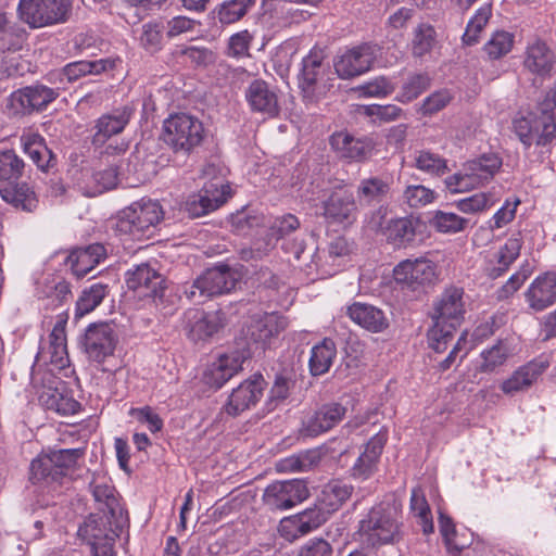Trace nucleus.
Here are the masks:
<instances>
[{"label": "nucleus", "mask_w": 556, "mask_h": 556, "mask_svg": "<svg viewBox=\"0 0 556 556\" xmlns=\"http://www.w3.org/2000/svg\"><path fill=\"white\" fill-rule=\"evenodd\" d=\"M464 291L460 288L445 289L433 302L432 327L428 330V345L437 353L444 352L454 338L465 315Z\"/></svg>", "instance_id": "1"}, {"label": "nucleus", "mask_w": 556, "mask_h": 556, "mask_svg": "<svg viewBox=\"0 0 556 556\" xmlns=\"http://www.w3.org/2000/svg\"><path fill=\"white\" fill-rule=\"evenodd\" d=\"M25 163L12 149L0 151V195L9 204L24 211H33L37 205L35 192L20 179Z\"/></svg>", "instance_id": "2"}, {"label": "nucleus", "mask_w": 556, "mask_h": 556, "mask_svg": "<svg viewBox=\"0 0 556 556\" xmlns=\"http://www.w3.org/2000/svg\"><path fill=\"white\" fill-rule=\"evenodd\" d=\"M514 127L527 148L532 143L541 147L552 144L556 139V89L546 93L533 118L517 119Z\"/></svg>", "instance_id": "3"}, {"label": "nucleus", "mask_w": 556, "mask_h": 556, "mask_svg": "<svg viewBox=\"0 0 556 556\" xmlns=\"http://www.w3.org/2000/svg\"><path fill=\"white\" fill-rule=\"evenodd\" d=\"M402 522L394 507L380 504L370 509L359 523V536L368 546L393 544L402 538Z\"/></svg>", "instance_id": "4"}, {"label": "nucleus", "mask_w": 556, "mask_h": 556, "mask_svg": "<svg viewBox=\"0 0 556 556\" xmlns=\"http://www.w3.org/2000/svg\"><path fill=\"white\" fill-rule=\"evenodd\" d=\"M203 138V125L192 115L174 114L163 123V140L176 153H191L201 144Z\"/></svg>", "instance_id": "5"}, {"label": "nucleus", "mask_w": 556, "mask_h": 556, "mask_svg": "<svg viewBox=\"0 0 556 556\" xmlns=\"http://www.w3.org/2000/svg\"><path fill=\"white\" fill-rule=\"evenodd\" d=\"M125 527H116L110 515L90 514L78 528V535L90 547L92 556H114V543Z\"/></svg>", "instance_id": "6"}, {"label": "nucleus", "mask_w": 556, "mask_h": 556, "mask_svg": "<svg viewBox=\"0 0 556 556\" xmlns=\"http://www.w3.org/2000/svg\"><path fill=\"white\" fill-rule=\"evenodd\" d=\"M83 455L84 451L80 448L59 450L41 455L30 464V480L34 483H60Z\"/></svg>", "instance_id": "7"}, {"label": "nucleus", "mask_w": 556, "mask_h": 556, "mask_svg": "<svg viewBox=\"0 0 556 556\" xmlns=\"http://www.w3.org/2000/svg\"><path fill=\"white\" fill-rule=\"evenodd\" d=\"M239 282V274L227 265L208 268L185 290L186 296L195 303L230 292Z\"/></svg>", "instance_id": "8"}, {"label": "nucleus", "mask_w": 556, "mask_h": 556, "mask_svg": "<svg viewBox=\"0 0 556 556\" xmlns=\"http://www.w3.org/2000/svg\"><path fill=\"white\" fill-rule=\"evenodd\" d=\"M72 11L70 0H21L18 14L33 28L65 23Z\"/></svg>", "instance_id": "9"}, {"label": "nucleus", "mask_w": 556, "mask_h": 556, "mask_svg": "<svg viewBox=\"0 0 556 556\" xmlns=\"http://www.w3.org/2000/svg\"><path fill=\"white\" fill-rule=\"evenodd\" d=\"M162 218V206L156 201L142 199L122 212L116 226L118 230L136 236L155 226Z\"/></svg>", "instance_id": "10"}, {"label": "nucleus", "mask_w": 556, "mask_h": 556, "mask_svg": "<svg viewBox=\"0 0 556 556\" xmlns=\"http://www.w3.org/2000/svg\"><path fill=\"white\" fill-rule=\"evenodd\" d=\"M117 342L118 337L112 324L94 323L85 330L81 344L90 361L103 363L113 356Z\"/></svg>", "instance_id": "11"}, {"label": "nucleus", "mask_w": 556, "mask_h": 556, "mask_svg": "<svg viewBox=\"0 0 556 556\" xmlns=\"http://www.w3.org/2000/svg\"><path fill=\"white\" fill-rule=\"evenodd\" d=\"M308 495L309 490L303 480L276 481L265 489L263 502L270 510H282L301 503Z\"/></svg>", "instance_id": "12"}, {"label": "nucleus", "mask_w": 556, "mask_h": 556, "mask_svg": "<svg viewBox=\"0 0 556 556\" xmlns=\"http://www.w3.org/2000/svg\"><path fill=\"white\" fill-rule=\"evenodd\" d=\"M377 46L362 43L339 54L334 60V70L342 79H350L368 72L376 59Z\"/></svg>", "instance_id": "13"}, {"label": "nucleus", "mask_w": 556, "mask_h": 556, "mask_svg": "<svg viewBox=\"0 0 556 556\" xmlns=\"http://www.w3.org/2000/svg\"><path fill=\"white\" fill-rule=\"evenodd\" d=\"M126 285L140 298L161 299L165 279L151 263H141L126 273Z\"/></svg>", "instance_id": "14"}, {"label": "nucleus", "mask_w": 556, "mask_h": 556, "mask_svg": "<svg viewBox=\"0 0 556 556\" xmlns=\"http://www.w3.org/2000/svg\"><path fill=\"white\" fill-rule=\"evenodd\" d=\"M394 280L413 290L431 283L435 278V264L427 258L404 260L393 268Z\"/></svg>", "instance_id": "15"}, {"label": "nucleus", "mask_w": 556, "mask_h": 556, "mask_svg": "<svg viewBox=\"0 0 556 556\" xmlns=\"http://www.w3.org/2000/svg\"><path fill=\"white\" fill-rule=\"evenodd\" d=\"M59 96L58 90L45 85H34L14 91L10 97L11 108L18 114L43 110Z\"/></svg>", "instance_id": "16"}, {"label": "nucleus", "mask_w": 556, "mask_h": 556, "mask_svg": "<svg viewBox=\"0 0 556 556\" xmlns=\"http://www.w3.org/2000/svg\"><path fill=\"white\" fill-rule=\"evenodd\" d=\"M264 384L265 381L262 375H253L243 381L229 395L228 402L225 405L226 413L236 417L251 406H254L262 396Z\"/></svg>", "instance_id": "17"}, {"label": "nucleus", "mask_w": 556, "mask_h": 556, "mask_svg": "<svg viewBox=\"0 0 556 556\" xmlns=\"http://www.w3.org/2000/svg\"><path fill=\"white\" fill-rule=\"evenodd\" d=\"M115 59L83 60L66 64L62 70L51 72L48 79L52 83H74L86 75H99L115 67Z\"/></svg>", "instance_id": "18"}, {"label": "nucleus", "mask_w": 556, "mask_h": 556, "mask_svg": "<svg viewBox=\"0 0 556 556\" xmlns=\"http://www.w3.org/2000/svg\"><path fill=\"white\" fill-rule=\"evenodd\" d=\"M556 63V55L551 47L540 38L528 41L523 56V67L533 75L545 78Z\"/></svg>", "instance_id": "19"}, {"label": "nucleus", "mask_w": 556, "mask_h": 556, "mask_svg": "<svg viewBox=\"0 0 556 556\" xmlns=\"http://www.w3.org/2000/svg\"><path fill=\"white\" fill-rule=\"evenodd\" d=\"M132 110L128 106L116 108L109 113L102 114L94 122L92 144L103 146L110 138L121 134L128 125Z\"/></svg>", "instance_id": "20"}, {"label": "nucleus", "mask_w": 556, "mask_h": 556, "mask_svg": "<svg viewBox=\"0 0 556 556\" xmlns=\"http://www.w3.org/2000/svg\"><path fill=\"white\" fill-rule=\"evenodd\" d=\"M91 493L98 504L100 514L110 515L115 520L116 527H128V514L121 505L115 488L108 483H90Z\"/></svg>", "instance_id": "21"}, {"label": "nucleus", "mask_w": 556, "mask_h": 556, "mask_svg": "<svg viewBox=\"0 0 556 556\" xmlns=\"http://www.w3.org/2000/svg\"><path fill=\"white\" fill-rule=\"evenodd\" d=\"M526 302L534 312H542L556 303V271L538 276L525 293Z\"/></svg>", "instance_id": "22"}, {"label": "nucleus", "mask_w": 556, "mask_h": 556, "mask_svg": "<svg viewBox=\"0 0 556 556\" xmlns=\"http://www.w3.org/2000/svg\"><path fill=\"white\" fill-rule=\"evenodd\" d=\"M223 189L224 185L212 182L199 193L189 195L185 202V211L189 217H201L223 205L226 201Z\"/></svg>", "instance_id": "23"}, {"label": "nucleus", "mask_w": 556, "mask_h": 556, "mask_svg": "<svg viewBox=\"0 0 556 556\" xmlns=\"http://www.w3.org/2000/svg\"><path fill=\"white\" fill-rule=\"evenodd\" d=\"M325 217L339 224H352L357 211L356 200L352 192L337 188L325 202Z\"/></svg>", "instance_id": "24"}, {"label": "nucleus", "mask_w": 556, "mask_h": 556, "mask_svg": "<svg viewBox=\"0 0 556 556\" xmlns=\"http://www.w3.org/2000/svg\"><path fill=\"white\" fill-rule=\"evenodd\" d=\"M351 489L340 480H332L325 484L317 495L315 504V528L325 521L327 516L337 510L341 504L350 496Z\"/></svg>", "instance_id": "25"}, {"label": "nucleus", "mask_w": 556, "mask_h": 556, "mask_svg": "<svg viewBox=\"0 0 556 556\" xmlns=\"http://www.w3.org/2000/svg\"><path fill=\"white\" fill-rule=\"evenodd\" d=\"M245 99L254 112L266 114L269 117L279 113L278 97L263 79H255L249 85Z\"/></svg>", "instance_id": "26"}, {"label": "nucleus", "mask_w": 556, "mask_h": 556, "mask_svg": "<svg viewBox=\"0 0 556 556\" xmlns=\"http://www.w3.org/2000/svg\"><path fill=\"white\" fill-rule=\"evenodd\" d=\"M287 327L288 320L286 317L270 313L254 318L248 328V334L254 343L265 346L273 338L285 331Z\"/></svg>", "instance_id": "27"}, {"label": "nucleus", "mask_w": 556, "mask_h": 556, "mask_svg": "<svg viewBox=\"0 0 556 556\" xmlns=\"http://www.w3.org/2000/svg\"><path fill=\"white\" fill-rule=\"evenodd\" d=\"M393 179L389 175L369 176L359 180L356 198L362 206L382 202L391 191Z\"/></svg>", "instance_id": "28"}, {"label": "nucleus", "mask_w": 556, "mask_h": 556, "mask_svg": "<svg viewBox=\"0 0 556 556\" xmlns=\"http://www.w3.org/2000/svg\"><path fill=\"white\" fill-rule=\"evenodd\" d=\"M106 256V250L101 243L78 248L71 252L66 263L77 278L88 275Z\"/></svg>", "instance_id": "29"}, {"label": "nucleus", "mask_w": 556, "mask_h": 556, "mask_svg": "<svg viewBox=\"0 0 556 556\" xmlns=\"http://www.w3.org/2000/svg\"><path fill=\"white\" fill-rule=\"evenodd\" d=\"M331 147L342 157L363 161L371 155L374 143L368 138H355L346 132H337L330 138Z\"/></svg>", "instance_id": "30"}, {"label": "nucleus", "mask_w": 556, "mask_h": 556, "mask_svg": "<svg viewBox=\"0 0 556 556\" xmlns=\"http://www.w3.org/2000/svg\"><path fill=\"white\" fill-rule=\"evenodd\" d=\"M387 442L386 433H377L367 442L364 452L358 456L352 467L355 478L368 479L377 469V464Z\"/></svg>", "instance_id": "31"}, {"label": "nucleus", "mask_w": 556, "mask_h": 556, "mask_svg": "<svg viewBox=\"0 0 556 556\" xmlns=\"http://www.w3.org/2000/svg\"><path fill=\"white\" fill-rule=\"evenodd\" d=\"M31 384L38 395V401L49 410H54L58 406L59 395H61L65 383L50 371L33 372Z\"/></svg>", "instance_id": "32"}, {"label": "nucleus", "mask_w": 556, "mask_h": 556, "mask_svg": "<svg viewBox=\"0 0 556 556\" xmlns=\"http://www.w3.org/2000/svg\"><path fill=\"white\" fill-rule=\"evenodd\" d=\"M185 328L192 340H202L216 333L220 327L217 314H208L199 308L185 314Z\"/></svg>", "instance_id": "33"}, {"label": "nucleus", "mask_w": 556, "mask_h": 556, "mask_svg": "<svg viewBox=\"0 0 556 556\" xmlns=\"http://www.w3.org/2000/svg\"><path fill=\"white\" fill-rule=\"evenodd\" d=\"M346 313L355 324L369 331L380 332L388 327L384 313L374 305L355 302L348 307Z\"/></svg>", "instance_id": "34"}, {"label": "nucleus", "mask_w": 556, "mask_h": 556, "mask_svg": "<svg viewBox=\"0 0 556 556\" xmlns=\"http://www.w3.org/2000/svg\"><path fill=\"white\" fill-rule=\"evenodd\" d=\"M546 367L543 362H530L519 367L502 383V391L506 394H514L529 389Z\"/></svg>", "instance_id": "35"}, {"label": "nucleus", "mask_w": 556, "mask_h": 556, "mask_svg": "<svg viewBox=\"0 0 556 556\" xmlns=\"http://www.w3.org/2000/svg\"><path fill=\"white\" fill-rule=\"evenodd\" d=\"M24 151L43 173L50 172L56 165V156L47 147L45 139L38 134L22 137Z\"/></svg>", "instance_id": "36"}, {"label": "nucleus", "mask_w": 556, "mask_h": 556, "mask_svg": "<svg viewBox=\"0 0 556 556\" xmlns=\"http://www.w3.org/2000/svg\"><path fill=\"white\" fill-rule=\"evenodd\" d=\"M522 247V239L520 233L513 235L505 244L494 254L493 260L486 268L488 275L491 278L502 276L509 266L517 260Z\"/></svg>", "instance_id": "37"}, {"label": "nucleus", "mask_w": 556, "mask_h": 556, "mask_svg": "<svg viewBox=\"0 0 556 556\" xmlns=\"http://www.w3.org/2000/svg\"><path fill=\"white\" fill-rule=\"evenodd\" d=\"M382 232L387 241L394 248H406L415 241L416 224L408 217L391 219Z\"/></svg>", "instance_id": "38"}, {"label": "nucleus", "mask_w": 556, "mask_h": 556, "mask_svg": "<svg viewBox=\"0 0 556 556\" xmlns=\"http://www.w3.org/2000/svg\"><path fill=\"white\" fill-rule=\"evenodd\" d=\"M243 358L240 355H222L213 363L207 374V383L222 388L231 377L242 369Z\"/></svg>", "instance_id": "39"}, {"label": "nucleus", "mask_w": 556, "mask_h": 556, "mask_svg": "<svg viewBox=\"0 0 556 556\" xmlns=\"http://www.w3.org/2000/svg\"><path fill=\"white\" fill-rule=\"evenodd\" d=\"M243 358L240 355H222L213 363L207 374V383L222 388L231 377L242 369Z\"/></svg>", "instance_id": "40"}, {"label": "nucleus", "mask_w": 556, "mask_h": 556, "mask_svg": "<svg viewBox=\"0 0 556 556\" xmlns=\"http://www.w3.org/2000/svg\"><path fill=\"white\" fill-rule=\"evenodd\" d=\"M138 156L131 154L127 161H122L115 167L96 172L93 180L99 185V192L114 188L119 176H129L138 172Z\"/></svg>", "instance_id": "41"}, {"label": "nucleus", "mask_w": 556, "mask_h": 556, "mask_svg": "<svg viewBox=\"0 0 556 556\" xmlns=\"http://www.w3.org/2000/svg\"><path fill=\"white\" fill-rule=\"evenodd\" d=\"M502 159L495 153H486L466 163L471 175L481 186L488 184L502 167Z\"/></svg>", "instance_id": "42"}, {"label": "nucleus", "mask_w": 556, "mask_h": 556, "mask_svg": "<svg viewBox=\"0 0 556 556\" xmlns=\"http://www.w3.org/2000/svg\"><path fill=\"white\" fill-rule=\"evenodd\" d=\"M256 0H227L218 4L213 14L223 25L233 24L243 18Z\"/></svg>", "instance_id": "43"}, {"label": "nucleus", "mask_w": 556, "mask_h": 556, "mask_svg": "<svg viewBox=\"0 0 556 556\" xmlns=\"http://www.w3.org/2000/svg\"><path fill=\"white\" fill-rule=\"evenodd\" d=\"M409 509L414 517L418 519V523L421 526L424 534L428 535L433 533L434 526L430 506L426 500L425 492L420 486H416L412 490Z\"/></svg>", "instance_id": "44"}, {"label": "nucleus", "mask_w": 556, "mask_h": 556, "mask_svg": "<svg viewBox=\"0 0 556 556\" xmlns=\"http://www.w3.org/2000/svg\"><path fill=\"white\" fill-rule=\"evenodd\" d=\"M313 515L311 510L283 518L280 521V532L289 541H294L312 531Z\"/></svg>", "instance_id": "45"}, {"label": "nucleus", "mask_w": 556, "mask_h": 556, "mask_svg": "<svg viewBox=\"0 0 556 556\" xmlns=\"http://www.w3.org/2000/svg\"><path fill=\"white\" fill-rule=\"evenodd\" d=\"M108 291L109 286L102 282H96L84 289L76 302V316L81 317L92 312L103 301Z\"/></svg>", "instance_id": "46"}, {"label": "nucleus", "mask_w": 556, "mask_h": 556, "mask_svg": "<svg viewBox=\"0 0 556 556\" xmlns=\"http://www.w3.org/2000/svg\"><path fill=\"white\" fill-rule=\"evenodd\" d=\"M414 165L417 169L431 176H442L448 172L446 160L429 150L417 151Z\"/></svg>", "instance_id": "47"}, {"label": "nucleus", "mask_w": 556, "mask_h": 556, "mask_svg": "<svg viewBox=\"0 0 556 556\" xmlns=\"http://www.w3.org/2000/svg\"><path fill=\"white\" fill-rule=\"evenodd\" d=\"M345 408L338 403L325 404L315 412V434L334 427L344 416Z\"/></svg>", "instance_id": "48"}, {"label": "nucleus", "mask_w": 556, "mask_h": 556, "mask_svg": "<svg viewBox=\"0 0 556 556\" xmlns=\"http://www.w3.org/2000/svg\"><path fill=\"white\" fill-rule=\"evenodd\" d=\"M491 15L492 8L489 3H484L476 11L475 15L469 20L463 35V41L465 45L472 46L478 42L479 35L488 24Z\"/></svg>", "instance_id": "49"}, {"label": "nucleus", "mask_w": 556, "mask_h": 556, "mask_svg": "<svg viewBox=\"0 0 556 556\" xmlns=\"http://www.w3.org/2000/svg\"><path fill=\"white\" fill-rule=\"evenodd\" d=\"M511 354V349L507 341L501 340L492 348L484 350L481 353V370L490 372L495 370L498 366H502Z\"/></svg>", "instance_id": "50"}, {"label": "nucleus", "mask_w": 556, "mask_h": 556, "mask_svg": "<svg viewBox=\"0 0 556 556\" xmlns=\"http://www.w3.org/2000/svg\"><path fill=\"white\" fill-rule=\"evenodd\" d=\"M468 219L451 212L437 211L431 219V225L442 233H456L463 231L468 225Z\"/></svg>", "instance_id": "51"}, {"label": "nucleus", "mask_w": 556, "mask_h": 556, "mask_svg": "<svg viewBox=\"0 0 556 556\" xmlns=\"http://www.w3.org/2000/svg\"><path fill=\"white\" fill-rule=\"evenodd\" d=\"M429 87L430 77L427 74L412 75L403 84L396 99L402 103H408L418 98Z\"/></svg>", "instance_id": "52"}, {"label": "nucleus", "mask_w": 556, "mask_h": 556, "mask_svg": "<svg viewBox=\"0 0 556 556\" xmlns=\"http://www.w3.org/2000/svg\"><path fill=\"white\" fill-rule=\"evenodd\" d=\"M337 356V348L333 340L325 338L321 343L315 345V376L327 372Z\"/></svg>", "instance_id": "53"}, {"label": "nucleus", "mask_w": 556, "mask_h": 556, "mask_svg": "<svg viewBox=\"0 0 556 556\" xmlns=\"http://www.w3.org/2000/svg\"><path fill=\"white\" fill-rule=\"evenodd\" d=\"M435 43V30L431 25H419L413 39V54L415 56H422L430 52Z\"/></svg>", "instance_id": "54"}, {"label": "nucleus", "mask_w": 556, "mask_h": 556, "mask_svg": "<svg viewBox=\"0 0 556 556\" xmlns=\"http://www.w3.org/2000/svg\"><path fill=\"white\" fill-rule=\"evenodd\" d=\"M496 201L491 193L480 192L459 200L456 205L460 212L473 214L490 208Z\"/></svg>", "instance_id": "55"}, {"label": "nucleus", "mask_w": 556, "mask_h": 556, "mask_svg": "<svg viewBox=\"0 0 556 556\" xmlns=\"http://www.w3.org/2000/svg\"><path fill=\"white\" fill-rule=\"evenodd\" d=\"M514 36L507 31H496L485 43L484 50L491 59H500L510 52Z\"/></svg>", "instance_id": "56"}, {"label": "nucleus", "mask_w": 556, "mask_h": 556, "mask_svg": "<svg viewBox=\"0 0 556 556\" xmlns=\"http://www.w3.org/2000/svg\"><path fill=\"white\" fill-rule=\"evenodd\" d=\"M519 204L520 200L517 198L507 199L505 203L495 212V214L488 222L489 230L493 231L495 229L503 228L510 222H513L516 216V211Z\"/></svg>", "instance_id": "57"}, {"label": "nucleus", "mask_w": 556, "mask_h": 556, "mask_svg": "<svg viewBox=\"0 0 556 556\" xmlns=\"http://www.w3.org/2000/svg\"><path fill=\"white\" fill-rule=\"evenodd\" d=\"M444 182L446 189L452 193L467 192L480 187L466 164L464 165L463 172L447 177Z\"/></svg>", "instance_id": "58"}, {"label": "nucleus", "mask_w": 556, "mask_h": 556, "mask_svg": "<svg viewBox=\"0 0 556 556\" xmlns=\"http://www.w3.org/2000/svg\"><path fill=\"white\" fill-rule=\"evenodd\" d=\"M298 84L303 98L311 102L313 100V50L302 60Z\"/></svg>", "instance_id": "59"}, {"label": "nucleus", "mask_w": 556, "mask_h": 556, "mask_svg": "<svg viewBox=\"0 0 556 556\" xmlns=\"http://www.w3.org/2000/svg\"><path fill=\"white\" fill-rule=\"evenodd\" d=\"M299 226V219L292 214H286L283 216L277 217L268 230V239L269 241H278L292 231L296 230Z\"/></svg>", "instance_id": "60"}, {"label": "nucleus", "mask_w": 556, "mask_h": 556, "mask_svg": "<svg viewBox=\"0 0 556 556\" xmlns=\"http://www.w3.org/2000/svg\"><path fill=\"white\" fill-rule=\"evenodd\" d=\"M403 197L410 207H419L433 202L434 191L422 185H412L406 187Z\"/></svg>", "instance_id": "61"}, {"label": "nucleus", "mask_w": 556, "mask_h": 556, "mask_svg": "<svg viewBox=\"0 0 556 556\" xmlns=\"http://www.w3.org/2000/svg\"><path fill=\"white\" fill-rule=\"evenodd\" d=\"M358 90L365 97L383 98L395 90V86L386 77L380 76L362 85Z\"/></svg>", "instance_id": "62"}, {"label": "nucleus", "mask_w": 556, "mask_h": 556, "mask_svg": "<svg viewBox=\"0 0 556 556\" xmlns=\"http://www.w3.org/2000/svg\"><path fill=\"white\" fill-rule=\"evenodd\" d=\"M141 46L150 52H155L161 49L162 30L159 24L147 23L142 26L140 35Z\"/></svg>", "instance_id": "63"}, {"label": "nucleus", "mask_w": 556, "mask_h": 556, "mask_svg": "<svg viewBox=\"0 0 556 556\" xmlns=\"http://www.w3.org/2000/svg\"><path fill=\"white\" fill-rule=\"evenodd\" d=\"M451 100L450 91L445 89L435 91L422 101L420 111L424 115H432L444 109Z\"/></svg>", "instance_id": "64"}]
</instances>
